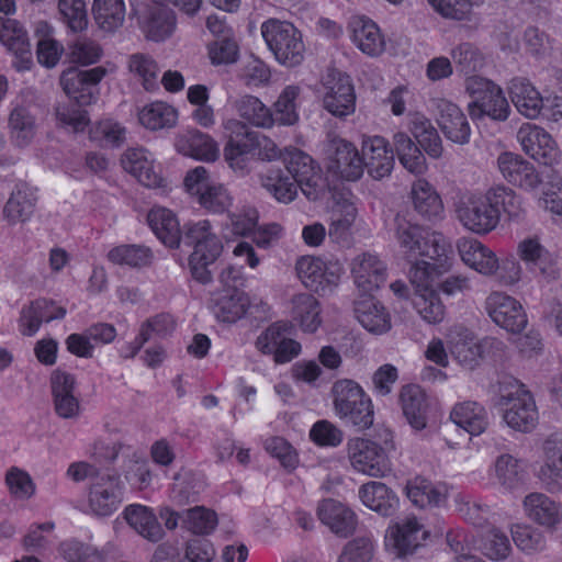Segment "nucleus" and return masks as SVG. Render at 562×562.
<instances>
[{
    "label": "nucleus",
    "instance_id": "nucleus-1",
    "mask_svg": "<svg viewBox=\"0 0 562 562\" xmlns=\"http://www.w3.org/2000/svg\"><path fill=\"white\" fill-rule=\"evenodd\" d=\"M181 243L192 248L189 265L192 276L201 283L212 280L211 265L220 257L223 245L213 231L209 220H200L184 224L181 232Z\"/></svg>",
    "mask_w": 562,
    "mask_h": 562
},
{
    "label": "nucleus",
    "instance_id": "nucleus-2",
    "mask_svg": "<svg viewBox=\"0 0 562 562\" xmlns=\"http://www.w3.org/2000/svg\"><path fill=\"white\" fill-rule=\"evenodd\" d=\"M395 240L400 252L408 261L420 257L438 258L451 250V245L439 232L431 231L405 218H396Z\"/></svg>",
    "mask_w": 562,
    "mask_h": 562
},
{
    "label": "nucleus",
    "instance_id": "nucleus-3",
    "mask_svg": "<svg viewBox=\"0 0 562 562\" xmlns=\"http://www.w3.org/2000/svg\"><path fill=\"white\" fill-rule=\"evenodd\" d=\"M335 414L359 430L369 429L373 425L374 411L371 398L362 386L351 379L337 380L331 386Z\"/></svg>",
    "mask_w": 562,
    "mask_h": 562
},
{
    "label": "nucleus",
    "instance_id": "nucleus-4",
    "mask_svg": "<svg viewBox=\"0 0 562 562\" xmlns=\"http://www.w3.org/2000/svg\"><path fill=\"white\" fill-rule=\"evenodd\" d=\"M465 91L472 101L468 111L473 120L487 116L494 121L504 122L510 114L509 103L499 86L493 81L471 76L465 80Z\"/></svg>",
    "mask_w": 562,
    "mask_h": 562
},
{
    "label": "nucleus",
    "instance_id": "nucleus-5",
    "mask_svg": "<svg viewBox=\"0 0 562 562\" xmlns=\"http://www.w3.org/2000/svg\"><path fill=\"white\" fill-rule=\"evenodd\" d=\"M261 35L281 65L294 67L303 61L305 45L301 32L292 23L268 20L261 25Z\"/></svg>",
    "mask_w": 562,
    "mask_h": 562
},
{
    "label": "nucleus",
    "instance_id": "nucleus-6",
    "mask_svg": "<svg viewBox=\"0 0 562 562\" xmlns=\"http://www.w3.org/2000/svg\"><path fill=\"white\" fill-rule=\"evenodd\" d=\"M456 216L465 229L477 235H486L499 224L487 192L462 196L456 204Z\"/></svg>",
    "mask_w": 562,
    "mask_h": 562
},
{
    "label": "nucleus",
    "instance_id": "nucleus-7",
    "mask_svg": "<svg viewBox=\"0 0 562 562\" xmlns=\"http://www.w3.org/2000/svg\"><path fill=\"white\" fill-rule=\"evenodd\" d=\"M123 499L124 484L119 475L97 476L88 488L83 512L94 517H109L120 508Z\"/></svg>",
    "mask_w": 562,
    "mask_h": 562
},
{
    "label": "nucleus",
    "instance_id": "nucleus-8",
    "mask_svg": "<svg viewBox=\"0 0 562 562\" xmlns=\"http://www.w3.org/2000/svg\"><path fill=\"white\" fill-rule=\"evenodd\" d=\"M187 191L198 196L199 204L212 213H224L232 205V196L227 189L210 179L207 170L195 167L184 178Z\"/></svg>",
    "mask_w": 562,
    "mask_h": 562
},
{
    "label": "nucleus",
    "instance_id": "nucleus-9",
    "mask_svg": "<svg viewBox=\"0 0 562 562\" xmlns=\"http://www.w3.org/2000/svg\"><path fill=\"white\" fill-rule=\"evenodd\" d=\"M505 424L520 432L531 431L538 424L539 414L531 394L517 387L515 391L502 394L498 401Z\"/></svg>",
    "mask_w": 562,
    "mask_h": 562
},
{
    "label": "nucleus",
    "instance_id": "nucleus-10",
    "mask_svg": "<svg viewBox=\"0 0 562 562\" xmlns=\"http://www.w3.org/2000/svg\"><path fill=\"white\" fill-rule=\"evenodd\" d=\"M323 106L331 115L342 119L356 110V93L351 78L337 69H329L323 80Z\"/></svg>",
    "mask_w": 562,
    "mask_h": 562
},
{
    "label": "nucleus",
    "instance_id": "nucleus-11",
    "mask_svg": "<svg viewBox=\"0 0 562 562\" xmlns=\"http://www.w3.org/2000/svg\"><path fill=\"white\" fill-rule=\"evenodd\" d=\"M106 69L97 66L91 69L69 67L60 75V86L64 92L80 106L95 103L99 98V83L105 77Z\"/></svg>",
    "mask_w": 562,
    "mask_h": 562
},
{
    "label": "nucleus",
    "instance_id": "nucleus-12",
    "mask_svg": "<svg viewBox=\"0 0 562 562\" xmlns=\"http://www.w3.org/2000/svg\"><path fill=\"white\" fill-rule=\"evenodd\" d=\"M351 467L362 474L383 477L391 472V462L384 449L364 438H352L347 443Z\"/></svg>",
    "mask_w": 562,
    "mask_h": 562
},
{
    "label": "nucleus",
    "instance_id": "nucleus-13",
    "mask_svg": "<svg viewBox=\"0 0 562 562\" xmlns=\"http://www.w3.org/2000/svg\"><path fill=\"white\" fill-rule=\"evenodd\" d=\"M496 164L502 177L508 183L525 191H536L551 169L546 168L539 171L533 164L510 151L499 154Z\"/></svg>",
    "mask_w": 562,
    "mask_h": 562
},
{
    "label": "nucleus",
    "instance_id": "nucleus-14",
    "mask_svg": "<svg viewBox=\"0 0 562 562\" xmlns=\"http://www.w3.org/2000/svg\"><path fill=\"white\" fill-rule=\"evenodd\" d=\"M328 169L348 181H356L363 175V164L357 147L339 137H333L326 145Z\"/></svg>",
    "mask_w": 562,
    "mask_h": 562
},
{
    "label": "nucleus",
    "instance_id": "nucleus-15",
    "mask_svg": "<svg viewBox=\"0 0 562 562\" xmlns=\"http://www.w3.org/2000/svg\"><path fill=\"white\" fill-rule=\"evenodd\" d=\"M517 254L528 268L538 271L541 280L550 283L560 278L558 256L549 251L538 237H526L519 241Z\"/></svg>",
    "mask_w": 562,
    "mask_h": 562
},
{
    "label": "nucleus",
    "instance_id": "nucleus-16",
    "mask_svg": "<svg viewBox=\"0 0 562 562\" xmlns=\"http://www.w3.org/2000/svg\"><path fill=\"white\" fill-rule=\"evenodd\" d=\"M485 308L492 321L507 331L520 333L528 323L520 302L503 292L491 293L486 299Z\"/></svg>",
    "mask_w": 562,
    "mask_h": 562
},
{
    "label": "nucleus",
    "instance_id": "nucleus-17",
    "mask_svg": "<svg viewBox=\"0 0 562 562\" xmlns=\"http://www.w3.org/2000/svg\"><path fill=\"white\" fill-rule=\"evenodd\" d=\"M49 382L56 415L63 419L79 418L81 405L75 395L77 384L75 375L56 369L52 372Z\"/></svg>",
    "mask_w": 562,
    "mask_h": 562
},
{
    "label": "nucleus",
    "instance_id": "nucleus-18",
    "mask_svg": "<svg viewBox=\"0 0 562 562\" xmlns=\"http://www.w3.org/2000/svg\"><path fill=\"white\" fill-rule=\"evenodd\" d=\"M517 140L527 155L544 166H552L559 158L555 142L540 126L524 123L517 132Z\"/></svg>",
    "mask_w": 562,
    "mask_h": 562
},
{
    "label": "nucleus",
    "instance_id": "nucleus-19",
    "mask_svg": "<svg viewBox=\"0 0 562 562\" xmlns=\"http://www.w3.org/2000/svg\"><path fill=\"white\" fill-rule=\"evenodd\" d=\"M361 160L363 170L374 180L389 177L394 168V150L382 136H367L362 140Z\"/></svg>",
    "mask_w": 562,
    "mask_h": 562
},
{
    "label": "nucleus",
    "instance_id": "nucleus-20",
    "mask_svg": "<svg viewBox=\"0 0 562 562\" xmlns=\"http://www.w3.org/2000/svg\"><path fill=\"white\" fill-rule=\"evenodd\" d=\"M438 125L447 139L465 145L470 142L471 126L462 110L447 99L435 101Z\"/></svg>",
    "mask_w": 562,
    "mask_h": 562
},
{
    "label": "nucleus",
    "instance_id": "nucleus-21",
    "mask_svg": "<svg viewBox=\"0 0 562 562\" xmlns=\"http://www.w3.org/2000/svg\"><path fill=\"white\" fill-rule=\"evenodd\" d=\"M351 274L358 289L371 293L385 282L386 267L376 255L363 252L352 259Z\"/></svg>",
    "mask_w": 562,
    "mask_h": 562
},
{
    "label": "nucleus",
    "instance_id": "nucleus-22",
    "mask_svg": "<svg viewBox=\"0 0 562 562\" xmlns=\"http://www.w3.org/2000/svg\"><path fill=\"white\" fill-rule=\"evenodd\" d=\"M123 169L147 188H159L162 177L153 155L144 148H130L121 158Z\"/></svg>",
    "mask_w": 562,
    "mask_h": 562
},
{
    "label": "nucleus",
    "instance_id": "nucleus-23",
    "mask_svg": "<svg viewBox=\"0 0 562 562\" xmlns=\"http://www.w3.org/2000/svg\"><path fill=\"white\" fill-rule=\"evenodd\" d=\"M317 516L322 524L340 538L351 536L357 527L356 514L345 504L331 498L319 503Z\"/></svg>",
    "mask_w": 562,
    "mask_h": 562
},
{
    "label": "nucleus",
    "instance_id": "nucleus-24",
    "mask_svg": "<svg viewBox=\"0 0 562 562\" xmlns=\"http://www.w3.org/2000/svg\"><path fill=\"white\" fill-rule=\"evenodd\" d=\"M175 148L179 154L203 161H215L220 150L215 140L199 130H187L175 138Z\"/></svg>",
    "mask_w": 562,
    "mask_h": 562
},
{
    "label": "nucleus",
    "instance_id": "nucleus-25",
    "mask_svg": "<svg viewBox=\"0 0 562 562\" xmlns=\"http://www.w3.org/2000/svg\"><path fill=\"white\" fill-rule=\"evenodd\" d=\"M352 43L364 54L376 56L384 49V40L379 26L369 18L355 15L348 23Z\"/></svg>",
    "mask_w": 562,
    "mask_h": 562
},
{
    "label": "nucleus",
    "instance_id": "nucleus-26",
    "mask_svg": "<svg viewBox=\"0 0 562 562\" xmlns=\"http://www.w3.org/2000/svg\"><path fill=\"white\" fill-rule=\"evenodd\" d=\"M36 203V189L26 182H19L3 207V216L11 225L25 223L34 214Z\"/></svg>",
    "mask_w": 562,
    "mask_h": 562
},
{
    "label": "nucleus",
    "instance_id": "nucleus-27",
    "mask_svg": "<svg viewBox=\"0 0 562 562\" xmlns=\"http://www.w3.org/2000/svg\"><path fill=\"white\" fill-rule=\"evenodd\" d=\"M461 260L479 273L491 277L497 268L495 252L474 238H461L457 244Z\"/></svg>",
    "mask_w": 562,
    "mask_h": 562
},
{
    "label": "nucleus",
    "instance_id": "nucleus-28",
    "mask_svg": "<svg viewBox=\"0 0 562 562\" xmlns=\"http://www.w3.org/2000/svg\"><path fill=\"white\" fill-rule=\"evenodd\" d=\"M445 251L442 257L428 258L427 260H414V265L409 269V281L415 288V294L425 293L432 290L435 279L447 272L450 268L449 254Z\"/></svg>",
    "mask_w": 562,
    "mask_h": 562
},
{
    "label": "nucleus",
    "instance_id": "nucleus-29",
    "mask_svg": "<svg viewBox=\"0 0 562 562\" xmlns=\"http://www.w3.org/2000/svg\"><path fill=\"white\" fill-rule=\"evenodd\" d=\"M411 198L414 210L430 222L440 221L443 217L442 201L434 187L425 179H417L412 184Z\"/></svg>",
    "mask_w": 562,
    "mask_h": 562
},
{
    "label": "nucleus",
    "instance_id": "nucleus-30",
    "mask_svg": "<svg viewBox=\"0 0 562 562\" xmlns=\"http://www.w3.org/2000/svg\"><path fill=\"white\" fill-rule=\"evenodd\" d=\"M125 518L128 525L144 539L156 543L165 538V530L153 508L140 504L130 505L125 508Z\"/></svg>",
    "mask_w": 562,
    "mask_h": 562
},
{
    "label": "nucleus",
    "instance_id": "nucleus-31",
    "mask_svg": "<svg viewBox=\"0 0 562 562\" xmlns=\"http://www.w3.org/2000/svg\"><path fill=\"white\" fill-rule=\"evenodd\" d=\"M398 402L408 424L416 430H422L427 425V397L424 390L417 384L402 386Z\"/></svg>",
    "mask_w": 562,
    "mask_h": 562
},
{
    "label": "nucleus",
    "instance_id": "nucleus-32",
    "mask_svg": "<svg viewBox=\"0 0 562 562\" xmlns=\"http://www.w3.org/2000/svg\"><path fill=\"white\" fill-rule=\"evenodd\" d=\"M509 95L517 111L528 119H536L543 108V98L526 78H514L509 86Z\"/></svg>",
    "mask_w": 562,
    "mask_h": 562
},
{
    "label": "nucleus",
    "instance_id": "nucleus-33",
    "mask_svg": "<svg viewBox=\"0 0 562 562\" xmlns=\"http://www.w3.org/2000/svg\"><path fill=\"white\" fill-rule=\"evenodd\" d=\"M355 315L361 326L376 335L391 328V317L385 307L371 296H366L355 303Z\"/></svg>",
    "mask_w": 562,
    "mask_h": 562
},
{
    "label": "nucleus",
    "instance_id": "nucleus-34",
    "mask_svg": "<svg viewBox=\"0 0 562 562\" xmlns=\"http://www.w3.org/2000/svg\"><path fill=\"white\" fill-rule=\"evenodd\" d=\"M321 304L310 293H299L291 299V317L304 333L313 334L322 325Z\"/></svg>",
    "mask_w": 562,
    "mask_h": 562
},
{
    "label": "nucleus",
    "instance_id": "nucleus-35",
    "mask_svg": "<svg viewBox=\"0 0 562 562\" xmlns=\"http://www.w3.org/2000/svg\"><path fill=\"white\" fill-rule=\"evenodd\" d=\"M406 494L417 507H438L446 503L448 487L446 484L432 483L427 479L417 476L407 483Z\"/></svg>",
    "mask_w": 562,
    "mask_h": 562
},
{
    "label": "nucleus",
    "instance_id": "nucleus-36",
    "mask_svg": "<svg viewBox=\"0 0 562 562\" xmlns=\"http://www.w3.org/2000/svg\"><path fill=\"white\" fill-rule=\"evenodd\" d=\"M451 420L472 436H479L488 426V414L485 407L474 401H465L453 406Z\"/></svg>",
    "mask_w": 562,
    "mask_h": 562
},
{
    "label": "nucleus",
    "instance_id": "nucleus-37",
    "mask_svg": "<svg viewBox=\"0 0 562 562\" xmlns=\"http://www.w3.org/2000/svg\"><path fill=\"white\" fill-rule=\"evenodd\" d=\"M147 222L157 238L166 246L170 248L179 246L182 229L173 212L166 207H153L147 215Z\"/></svg>",
    "mask_w": 562,
    "mask_h": 562
},
{
    "label": "nucleus",
    "instance_id": "nucleus-38",
    "mask_svg": "<svg viewBox=\"0 0 562 562\" xmlns=\"http://www.w3.org/2000/svg\"><path fill=\"white\" fill-rule=\"evenodd\" d=\"M359 497L364 506L381 516H391L396 510L397 496L382 482L371 481L359 488Z\"/></svg>",
    "mask_w": 562,
    "mask_h": 562
},
{
    "label": "nucleus",
    "instance_id": "nucleus-39",
    "mask_svg": "<svg viewBox=\"0 0 562 562\" xmlns=\"http://www.w3.org/2000/svg\"><path fill=\"white\" fill-rule=\"evenodd\" d=\"M282 170L289 171L290 175L293 176L295 182L307 199H316L317 194L315 188L319 177L311 156L297 150L291 155L288 166Z\"/></svg>",
    "mask_w": 562,
    "mask_h": 562
},
{
    "label": "nucleus",
    "instance_id": "nucleus-40",
    "mask_svg": "<svg viewBox=\"0 0 562 562\" xmlns=\"http://www.w3.org/2000/svg\"><path fill=\"white\" fill-rule=\"evenodd\" d=\"M525 514L546 527H554L561 520L560 505L543 493H530L522 502Z\"/></svg>",
    "mask_w": 562,
    "mask_h": 562
},
{
    "label": "nucleus",
    "instance_id": "nucleus-41",
    "mask_svg": "<svg viewBox=\"0 0 562 562\" xmlns=\"http://www.w3.org/2000/svg\"><path fill=\"white\" fill-rule=\"evenodd\" d=\"M260 186L278 202L290 203L296 195L299 186L289 171L271 168L259 176Z\"/></svg>",
    "mask_w": 562,
    "mask_h": 562
},
{
    "label": "nucleus",
    "instance_id": "nucleus-42",
    "mask_svg": "<svg viewBox=\"0 0 562 562\" xmlns=\"http://www.w3.org/2000/svg\"><path fill=\"white\" fill-rule=\"evenodd\" d=\"M482 341L468 329H460L450 340L452 357L464 368L474 369L483 358Z\"/></svg>",
    "mask_w": 562,
    "mask_h": 562
},
{
    "label": "nucleus",
    "instance_id": "nucleus-43",
    "mask_svg": "<svg viewBox=\"0 0 562 562\" xmlns=\"http://www.w3.org/2000/svg\"><path fill=\"white\" fill-rule=\"evenodd\" d=\"M234 109L240 119L255 127L271 128L274 126L272 110L255 95H240L234 101Z\"/></svg>",
    "mask_w": 562,
    "mask_h": 562
},
{
    "label": "nucleus",
    "instance_id": "nucleus-44",
    "mask_svg": "<svg viewBox=\"0 0 562 562\" xmlns=\"http://www.w3.org/2000/svg\"><path fill=\"white\" fill-rule=\"evenodd\" d=\"M0 42L19 56L22 63H31V45L27 33L16 20L0 16Z\"/></svg>",
    "mask_w": 562,
    "mask_h": 562
},
{
    "label": "nucleus",
    "instance_id": "nucleus-45",
    "mask_svg": "<svg viewBox=\"0 0 562 562\" xmlns=\"http://www.w3.org/2000/svg\"><path fill=\"white\" fill-rule=\"evenodd\" d=\"M11 143L19 148H25L33 142L37 124L35 116L25 106H15L9 116Z\"/></svg>",
    "mask_w": 562,
    "mask_h": 562
},
{
    "label": "nucleus",
    "instance_id": "nucleus-46",
    "mask_svg": "<svg viewBox=\"0 0 562 562\" xmlns=\"http://www.w3.org/2000/svg\"><path fill=\"white\" fill-rule=\"evenodd\" d=\"M250 305L248 296L238 289L225 290L213 307L216 318L224 323H235L243 318Z\"/></svg>",
    "mask_w": 562,
    "mask_h": 562
},
{
    "label": "nucleus",
    "instance_id": "nucleus-47",
    "mask_svg": "<svg viewBox=\"0 0 562 562\" xmlns=\"http://www.w3.org/2000/svg\"><path fill=\"white\" fill-rule=\"evenodd\" d=\"M392 536L398 553L406 555L412 554L422 546L428 536V531L415 517H407L396 525Z\"/></svg>",
    "mask_w": 562,
    "mask_h": 562
},
{
    "label": "nucleus",
    "instance_id": "nucleus-48",
    "mask_svg": "<svg viewBox=\"0 0 562 562\" xmlns=\"http://www.w3.org/2000/svg\"><path fill=\"white\" fill-rule=\"evenodd\" d=\"M543 461L539 470L541 481L550 484L562 481V436L551 435L543 445Z\"/></svg>",
    "mask_w": 562,
    "mask_h": 562
},
{
    "label": "nucleus",
    "instance_id": "nucleus-49",
    "mask_svg": "<svg viewBox=\"0 0 562 562\" xmlns=\"http://www.w3.org/2000/svg\"><path fill=\"white\" fill-rule=\"evenodd\" d=\"M409 131L417 139L419 146L431 157L439 158L442 155L441 138L425 115L415 113L409 120Z\"/></svg>",
    "mask_w": 562,
    "mask_h": 562
},
{
    "label": "nucleus",
    "instance_id": "nucleus-50",
    "mask_svg": "<svg viewBox=\"0 0 562 562\" xmlns=\"http://www.w3.org/2000/svg\"><path fill=\"white\" fill-rule=\"evenodd\" d=\"M393 144L401 165L408 172L419 176L426 171L425 156L407 134L396 133L393 137Z\"/></svg>",
    "mask_w": 562,
    "mask_h": 562
},
{
    "label": "nucleus",
    "instance_id": "nucleus-51",
    "mask_svg": "<svg viewBox=\"0 0 562 562\" xmlns=\"http://www.w3.org/2000/svg\"><path fill=\"white\" fill-rule=\"evenodd\" d=\"M486 192L499 220L502 212L509 220H518L525 213L522 198L512 188L498 184L491 187Z\"/></svg>",
    "mask_w": 562,
    "mask_h": 562
},
{
    "label": "nucleus",
    "instance_id": "nucleus-52",
    "mask_svg": "<svg viewBox=\"0 0 562 562\" xmlns=\"http://www.w3.org/2000/svg\"><path fill=\"white\" fill-rule=\"evenodd\" d=\"M357 217V209L352 203H342L327 231L331 241L348 247L352 241V226Z\"/></svg>",
    "mask_w": 562,
    "mask_h": 562
},
{
    "label": "nucleus",
    "instance_id": "nucleus-53",
    "mask_svg": "<svg viewBox=\"0 0 562 562\" xmlns=\"http://www.w3.org/2000/svg\"><path fill=\"white\" fill-rule=\"evenodd\" d=\"M301 88L299 86H286L279 94L273 104L274 125L290 126L299 121V97Z\"/></svg>",
    "mask_w": 562,
    "mask_h": 562
},
{
    "label": "nucleus",
    "instance_id": "nucleus-54",
    "mask_svg": "<svg viewBox=\"0 0 562 562\" xmlns=\"http://www.w3.org/2000/svg\"><path fill=\"white\" fill-rule=\"evenodd\" d=\"M178 120L177 110L161 101L145 105L139 112V122L148 130L170 128Z\"/></svg>",
    "mask_w": 562,
    "mask_h": 562
},
{
    "label": "nucleus",
    "instance_id": "nucleus-55",
    "mask_svg": "<svg viewBox=\"0 0 562 562\" xmlns=\"http://www.w3.org/2000/svg\"><path fill=\"white\" fill-rule=\"evenodd\" d=\"M92 12L100 29L113 32L124 22L125 4L123 0H94Z\"/></svg>",
    "mask_w": 562,
    "mask_h": 562
},
{
    "label": "nucleus",
    "instance_id": "nucleus-56",
    "mask_svg": "<svg viewBox=\"0 0 562 562\" xmlns=\"http://www.w3.org/2000/svg\"><path fill=\"white\" fill-rule=\"evenodd\" d=\"M176 25L173 12L157 3L149 11V15L145 23L144 30L147 38L160 42L171 35Z\"/></svg>",
    "mask_w": 562,
    "mask_h": 562
},
{
    "label": "nucleus",
    "instance_id": "nucleus-57",
    "mask_svg": "<svg viewBox=\"0 0 562 562\" xmlns=\"http://www.w3.org/2000/svg\"><path fill=\"white\" fill-rule=\"evenodd\" d=\"M224 127L229 133V139L225 146L245 155H249L257 146H261L259 134L249 131L241 121L236 119L227 120Z\"/></svg>",
    "mask_w": 562,
    "mask_h": 562
},
{
    "label": "nucleus",
    "instance_id": "nucleus-58",
    "mask_svg": "<svg viewBox=\"0 0 562 562\" xmlns=\"http://www.w3.org/2000/svg\"><path fill=\"white\" fill-rule=\"evenodd\" d=\"M128 69L147 91L155 90L158 87L159 67L150 55L144 53L132 54L128 57Z\"/></svg>",
    "mask_w": 562,
    "mask_h": 562
},
{
    "label": "nucleus",
    "instance_id": "nucleus-59",
    "mask_svg": "<svg viewBox=\"0 0 562 562\" xmlns=\"http://www.w3.org/2000/svg\"><path fill=\"white\" fill-rule=\"evenodd\" d=\"M516 547L527 554L540 552L546 548L544 533L537 527L527 524H515L510 529Z\"/></svg>",
    "mask_w": 562,
    "mask_h": 562
},
{
    "label": "nucleus",
    "instance_id": "nucleus-60",
    "mask_svg": "<svg viewBox=\"0 0 562 562\" xmlns=\"http://www.w3.org/2000/svg\"><path fill=\"white\" fill-rule=\"evenodd\" d=\"M182 526L194 535H209L217 526V516L204 506H195L182 512Z\"/></svg>",
    "mask_w": 562,
    "mask_h": 562
},
{
    "label": "nucleus",
    "instance_id": "nucleus-61",
    "mask_svg": "<svg viewBox=\"0 0 562 562\" xmlns=\"http://www.w3.org/2000/svg\"><path fill=\"white\" fill-rule=\"evenodd\" d=\"M442 18L453 21L469 20L473 7L482 5L485 0H427Z\"/></svg>",
    "mask_w": 562,
    "mask_h": 562
},
{
    "label": "nucleus",
    "instance_id": "nucleus-62",
    "mask_svg": "<svg viewBox=\"0 0 562 562\" xmlns=\"http://www.w3.org/2000/svg\"><path fill=\"white\" fill-rule=\"evenodd\" d=\"M494 473L497 482L507 490L518 487L524 481L519 461L510 454H502L496 459Z\"/></svg>",
    "mask_w": 562,
    "mask_h": 562
},
{
    "label": "nucleus",
    "instance_id": "nucleus-63",
    "mask_svg": "<svg viewBox=\"0 0 562 562\" xmlns=\"http://www.w3.org/2000/svg\"><path fill=\"white\" fill-rule=\"evenodd\" d=\"M295 270L306 288L318 291L325 276V263L322 259L313 256H303L297 259Z\"/></svg>",
    "mask_w": 562,
    "mask_h": 562
},
{
    "label": "nucleus",
    "instance_id": "nucleus-64",
    "mask_svg": "<svg viewBox=\"0 0 562 562\" xmlns=\"http://www.w3.org/2000/svg\"><path fill=\"white\" fill-rule=\"evenodd\" d=\"M546 179L540 203L551 213L562 215V177L554 169H550Z\"/></svg>",
    "mask_w": 562,
    "mask_h": 562
}]
</instances>
